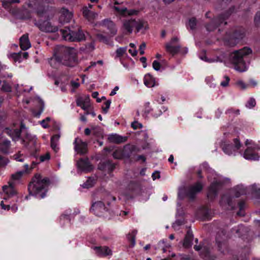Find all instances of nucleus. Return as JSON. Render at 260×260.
<instances>
[{
	"label": "nucleus",
	"instance_id": "obj_1",
	"mask_svg": "<svg viewBox=\"0 0 260 260\" xmlns=\"http://www.w3.org/2000/svg\"><path fill=\"white\" fill-rule=\"evenodd\" d=\"M41 4H39L35 9V12L40 20L37 21L34 20L35 25L39 29L45 32L53 33L58 31V27L52 25L49 21L55 13V9L54 7L49 5L54 3L53 0H40Z\"/></svg>",
	"mask_w": 260,
	"mask_h": 260
},
{
	"label": "nucleus",
	"instance_id": "obj_2",
	"mask_svg": "<svg viewBox=\"0 0 260 260\" xmlns=\"http://www.w3.org/2000/svg\"><path fill=\"white\" fill-rule=\"evenodd\" d=\"M50 61L51 64L52 61H56L70 67H75L78 63L76 50L63 46H57L55 48L53 57Z\"/></svg>",
	"mask_w": 260,
	"mask_h": 260
},
{
	"label": "nucleus",
	"instance_id": "obj_3",
	"mask_svg": "<svg viewBox=\"0 0 260 260\" xmlns=\"http://www.w3.org/2000/svg\"><path fill=\"white\" fill-rule=\"evenodd\" d=\"M49 184L48 178H42L41 175L36 174L28 186L29 195L35 196L41 199L44 198L47 191L46 188Z\"/></svg>",
	"mask_w": 260,
	"mask_h": 260
},
{
	"label": "nucleus",
	"instance_id": "obj_4",
	"mask_svg": "<svg viewBox=\"0 0 260 260\" xmlns=\"http://www.w3.org/2000/svg\"><path fill=\"white\" fill-rule=\"evenodd\" d=\"M252 53L250 48L244 47L243 49L236 50L231 53L230 60L234 65L236 70L239 72H244L246 70V63L244 60V57Z\"/></svg>",
	"mask_w": 260,
	"mask_h": 260
},
{
	"label": "nucleus",
	"instance_id": "obj_5",
	"mask_svg": "<svg viewBox=\"0 0 260 260\" xmlns=\"http://www.w3.org/2000/svg\"><path fill=\"white\" fill-rule=\"evenodd\" d=\"M245 191L241 188L237 186L231 189L230 192L223 194L219 201L220 206L225 207L228 210H233L235 208L236 203L235 198H239L244 194Z\"/></svg>",
	"mask_w": 260,
	"mask_h": 260
},
{
	"label": "nucleus",
	"instance_id": "obj_6",
	"mask_svg": "<svg viewBox=\"0 0 260 260\" xmlns=\"http://www.w3.org/2000/svg\"><path fill=\"white\" fill-rule=\"evenodd\" d=\"M236 12L237 9L235 6H232L227 11L214 18L209 23H207L206 25L207 30L208 31H213L222 24L224 25H226L227 22L225 20L232 14L235 13Z\"/></svg>",
	"mask_w": 260,
	"mask_h": 260
},
{
	"label": "nucleus",
	"instance_id": "obj_7",
	"mask_svg": "<svg viewBox=\"0 0 260 260\" xmlns=\"http://www.w3.org/2000/svg\"><path fill=\"white\" fill-rule=\"evenodd\" d=\"M60 32L63 39L66 41L80 42L85 39L84 33L78 26L77 27H72V28L65 27L64 29H60Z\"/></svg>",
	"mask_w": 260,
	"mask_h": 260
},
{
	"label": "nucleus",
	"instance_id": "obj_8",
	"mask_svg": "<svg viewBox=\"0 0 260 260\" xmlns=\"http://www.w3.org/2000/svg\"><path fill=\"white\" fill-rule=\"evenodd\" d=\"M246 30L242 27H238L232 31L226 32L224 37V42L226 45L233 47L237 45L239 42L245 36Z\"/></svg>",
	"mask_w": 260,
	"mask_h": 260
},
{
	"label": "nucleus",
	"instance_id": "obj_9",
	"mask_svg": "<svg viewBox=\"0 0 260 260\" xmlns=\"http://www.w3.org/2000/svg\"><path fill=\"white\" fill-rule=\"evenodd\" d=\"M231 235L227 233L225 229L219 231L216 235V242L218 250L221 253L224 254L228 251L227 239L230 238Z\"/></svg>",
	"mask_w": 260,
	"mask_h": 260
},
{
	"label": "nucleus",
	"instance_id": "obj_10",
	"mask_svg": "<svg viewBox=\"0 0 260 260\" xmlns=\"http://www.w3.org/2000/svg\"><path fill=\"white\" fill-rule=\"evenodd\" d=\"M220 146L226 154L231 155L240 149L241 144L239 139L236 138L233 139V142L227 141L222 142Z\"/></svg>",
	"mask_w": 260,
	"mask_h": 260
},
{
	"label": "nucleus",
	"instance_id": "obj_11",
	"mask_svg": "<svg viewBox=\"0 0 260 260\" xmlns=\"http://www.w3.org/2000/svg\"><path fill=\"white\" fill-rule=\"evenodd\" d=\"M144 22L141 20L138 21L135 19H131L123 21V27L130 34L133 31L134 27L136 28L137 31L138 32L144 26Z\"/></svg>",
	"mask_w": 260,
	"mask_h": 260
},
{
	"label": "nucleus",
	"instance_id": "obj_12",
	"mask_svg": "<svg viewBox=\"0 0 260 260\" xmlns=\"http://www.w3.org/2000/svg\"><path fill=\"white\" fill-rule=\"evenodd\" d=\"M221 181L214 180L210 184L208 188L207 197L210 201H213L218 196L219 191L223 186Z\"/></svg>",
	"mask_w": 260,
	"mask_h": 260
},
{
	"label": "nucleus",
	"instance_id": "obj_13",
	"mask_svg": "<svg viewBox=\"0 0 260 260\" xmlns=\"http://www.w3.org/2000/svg\"><path fill=\"white\" fill-rule=\"evenodd\" d=\"M178 196L180 200H182L185 197H188L190 200H193L195 196V185H191L186 188H180Z\"/></svg>",
	"mask_w": 260,
	"mask_h": 260
},
{
	"label": "nucleus",
	"instance_id": "obj_14",
	"mask_svg": "<svg viewBox=\"0 0 260 260\" xmlns=\"http://www.w3.org/2000/svg\"><path fill=\"white\" fill-rule=\"evenodd\" d=\"M196 251H200V256L205 260H216V256L212 254L211 253L210 249L209 246H205L203 248L200 247V246L196 245Z\"/></svg>",
	"mask_w": 260,
	"mask_h": 260
},
{
	"label": "nucleus",
	"instance_id": "obj_15",
	"mask_svg": "<svg viewBox=\"0 0 260 260\" xmlns=\"http://www.w3.org/2000/svg\"><path fill=\"white\" fill-rule=\"evenodd\" d=\"M23 128H24V125L21 122L20 129L6 127L3 130V134L9 135L14 141H17L20 138L21 129Z\"/></svg>",
	"mask_w": 260,
	"mask_h": 260
},
{
	"label": "nucleus",
	"instance_id": "obj_16",
	"mask_svg": "<svg viewBox=\"0 0 260 260\" xmlns=\"http://www.w3.org/2000/svg\"><path fill=\"white\" fill-rule=\"evenodd\" d=\"M99 25L109 30L108 35L110 37H113L117 33V30L115 25L110 19H105L101 21Z\"/></svg>",
	"mask_w": 260,
	"mask_h": 260
},
{
	"label": "nucleus",
	"instance_id": "obj_17",
	"mask_svg": "<svg viewBox=\"0 0 260 260\" xmlns=\"http://www.w3.org/2000/svg\"><path fill=\"white\" fill-rule=\"evenodd\" d=\"M200 217L202 220H210L211 218V212L207 206H203L199 210H196V219Z\"/></svg>",
	"mask_w": 260,
	"mask_h": 260
},
{
	"label": "nucleus",
	"instance_id": "obj_18",
	"mask_svg": "<svg viewBox=\"0 0 260 260\" xmlns=\"http://www.w3.org/2000/svg\"><path fill=\"white\" fill-rule=\"evenodd\" d=\"M74 149L78 154L83 155L87 152V144L81 139L77 138L74 142Z\"/></svg>",
	"mask_w": 260,
	"mask_h": 260
},
{
	"label": "nucleus",
	"instance_id": "obj_19",
	"mask_svg": "<svg viewBox=\"0 0 260 260\" xmlns=\"http://www.w3.org/2000/svg\"><path fill=\"white\" fill-rule=\"evenodd\" d=\"M107 211L104 203L102 201H98L93 203L90 208V211L93 212L94 214L100 216Z\"/></svg>",
	"mask_w": 260,
	"mask_h": 260
},
{
	"label": "nucleus",
	"instance_id": "obj_20",
	"mask_svg": "<svg viewBox=\"0 0 260 260\" xmlns=\"http://www.w3.org/2000/svg\"><path fill=\"white\" fill-rule=\"evenodd\" d=\"M194 235L190 229H188L183 240L181 241L183 247L186 250L191 248L193 245Z\"/></svg>",
	"mask_w": 260,
	"mask_h": 260
},
{
	"label": "nucleus",
	"instance_id": "obj_21",
	"mask_svg": "<svg viewBox=\"0 0 260 260\" xmlns=\"http://www.w3.org/2000/svg\"><path fill=\"white\" fill-rule=\"evenodd\" d=\"M258 149V147H248L247 149L245 150L243 156L244 157L248 160H258L259 156L256 152V149Z\"/></svg>",
	"mask_w": 260,
	"mask_h": 260
},
{
	"label": "nucleus",
	"instance_id": "obj_22",
	"mask_svg": "<svg viewBox=\"0 0 260 260\" xmlns=\"http://www.w3.org/2000/svg\"><path fill=\"white\" fill-rule=\"evenodd\" d=\"M77 165L78 168L84 172H89L93 169V166L90 164L88 158H80L77 161Z\"/></svg>",
	"mask_w": 260,
	"mask_h": 260
},
{
	"label": "nucleus",
	"instance_id": "obj_23",
	"mask_svg": "<svg viewBox=\"0 0 260 260\" xmlns=\"http://www.w3.org/2000/svg\"><path fill=\"white\" fill-rule=\"evenodd\" d=\"M93 249L95 251L96 254L100 257H105L111 255L112 250L108 246H95Z\"/></svg>",
	"mask_w": 260,
	"mask_h": 260
},
{
	"label": "nucleus",
	"instance_id": "obj_24",
	"mask_svg": "<svg viewBox=\"0 0 260 260\" xmlns=\"http://www.w3.org/2000/svg\"><path fill=\"white\" fill-rule=\"evenodd\" d=\"M115 168V164L109 160H107L101 163L99 166L100 170L107 171L109 173L112 172Z\"/></svg>",
	"mask_w": 260,
	"mask_h": 260
},
{
	"label": "nucleus",
	"instance_id": "obj_25",
	"mask_svg": "<svg viewBox=\"0 0 260 260\" xmlns=\"http://www.w3.org/2000/svg\"><path fill=\"white\" fill-rule=\"evenodd\" d=\"M20 46L23 50H26L30 47L28 34H24L20 38Z\"/></svg>",
	"mask_w": 260,
	"mask_h": 260
},
{
	"label": "nucleus",
	"instance_id": "obj_26",
	"mask_svg": "<svg viewBox=\"0 0 260 260\" xmlns=\"http://www.w3.org/2000/svg\"><path fill=\"white\" fill-rule=\"evenodd\" d=\"M77 105L80 107L83 110H87L90 108L89 98L87 97L85 99L79 98L76 100Z\"/></svg>",
	"mask_w": 260,
	"mask_h": 260
},
{
	"label": "nucleus",
	"instance_id": "obj_27",
	"mask_svg": "<svg viewBox=\"0 0 260 260\" xmlns=\"http://www.w3.org/2000/svg\"><path fill=\"white\" fill-rule=\"evenodd\" d=\"M108 140L110 142L120 144L125 142L127 140V138L117 134H112L109 136Z\"/></svg>",
	"mask_w": 260,
	"mask_h": 260
},
{
	"label": "nucleus",
	"instance_id": "obj_28",
	"mask_svg": "<svg viewBox=\"0 0 260 260\" xmlns=\"http://www.w3.org/2000/svg\"><path fill=\"white\" fill-rule=\"evenodd\" d=\"M3 189L8 197H12L16 194V191L14 189V184L13 182H9V185H4L3 187Z\"/></svg>",
	"mask_w": 260,
	"mask_h": 260
},
{
	"label": "nucleus",
	"instance_id": "obj_29",
	"mask_svg": "<svg viewBox=\"0 0 260 260\" xmlns=\"http://www.w3.org/2000/svg\"><path fill=\"white\" fill-rule=\"evenodd\" d=\"M246 232L245 228L243 225H238L237 227L231 230V234L240 238H243V233Z\"/></svg>",
	"mask_w": 260,
	"mask_h": 260
},
{
	"label": "nucleus",
	"instance_id": "obj_30",
	"mask_svg": "<svg viewBox=\"0 0 260 260\" xmlns=\"http://www.w3.org/2000/svg\"><path fill=\"white\" fill-rule=\"evenodd\" d=\"M72 18V14L67 9L63 8L62 9L61 15L59 18L60 20L61 21H63V22H68Z\"/></svg>",
	"mask_w": 260,
	"mask_h": 260
},
{
	"label": "nucleus",
	"instance_id": "obj_31",
	"mask_svg": "<svg viewBox=\"0 0 260 260\" xmlns=\"http://www.w3.org/2000/svg\"><path fill=\"white\" fill-rule=\"evenodd\" d=\"M136 147L134 145H126L122 150L124 157L129 158L133 152L136 150Z\"/></svg>",
	"mask_w": 260,
	"mask_h": 260
},
{
	"label": "nucleus",
	"instance_id": "obj_32",
	"mask_svg": "<svg viewBox=\"0 0 260 260\" xmlns=\"http://www.w3.org/2000/svg\"><path fill=\"white\" fill-rule=\"evenodd\" d=\"M114 9L117 12L123 15H133L138 13V11L135 10H128L126 8H120L118 7H114Z\"/></svg>",
	"mask_w": 260,
	"mask_h": 260
},
{
	"label": "nucleus",
	"instance_id": "obj_33",
	"mask_svg": "<svg viewBox=\"0 0 260 260\" xmlns=\"http://www.w3.org/2000/svg\"><path fill=\"white\" fill-rule=\"evenodd\" d=\"M59 138L60 135L56 134L53 135L51 139V147L52 149L56 152H57L59 150L58 144Z\"/></svg>",
	"mask_w": 260,
	"mask_h": 260
},
{
	"label": "nucleus",
	"instance_id": "obj_34",
	"mask_svg": "<svg viewBox=\"0 0 260 260\" xmlns=\"http://www.w3.org/2000/svg\"><path fill=\"white\" fill-rule=\"evenodd\" d=\"M83 16L89 20L94 19L98 15L97 13L90 11L87 7L83 8Z\"/></svg>",
	"mask_w": 260,
	"mask_h": 260
},
{
	"label": "nucleus",
	"instance_id": "obj_35",
	"mask_svg": "<svg viewBox=\"0 0 260 260\" xmlns=\"http://www.w3.org/2000/svg\"><path fill=\"white\" fill-rule=\"evenodd\" d=\"M144 83L148 87H153L155 84L154 78L150 74H146L144 78Z\"/></svg>",
	"mask_w": 260,
	"mask_h": 260
},
{
	"label": "nucleus",
	"instance_id": "obj_36",
	"mask_svg": "<svg viewBox=\"0 0 260 260\" xmlns=\"http://www.w3.org/2000/svg\"><path fill=\"white\" fill-rule=\"evenodd\" d=\"M181 46L178 45L177 46L171 45V44L166 45V49L167 52L170 53L173 55H174L178 53L180 51Z\"/></svg>",
	"mask_w": 260,
	"mask_h": 260
},
{
	"label": "nucleus",
	"instance_id": "obj_37",
	"mask_svg": "<svg viewBox=\"0 0 260 260\" xmlns=\"http://www.w3.org/2000/svg\"><path fill=\"white\" fill-rule=\"evenodd\" d=\"M10 147V141L4 140L0 142V150L4 153H8Z\"/></svg>",
	"mask_w": 260,
	"mask_h": 260
},
{
	"label": "nucleus",
	"instance_id": "obj_38",
	"mask_svg": "<svg viewBox=\"0 0 260 260\" xmlns=\"http://www.w3.org/2000/svg\"><path fill=\"white\" fill-rule=\"evenodd\" d=\"M36 142V139L29 134H26L25 137L22 140V142L25 147H28L30 143L35 145Z\"/></svg>",
	"mask_w": 260,
	"mask_h": 260
},
{
	"label": "nucleus",
	"instance_id": "obj_39",
	"mask_svg": "<svg viewBox=\"0 0 260 260\" xmlns=\"http://www.w3.org/2000/svg\"><path fill=\"white\" fill-rule=\"evenodd\" d=\"M245 206V201L243 200L240 201L238 203V207L239 208V211L237 212V215L241 216H244L245 215V213L244 211V209Z\"/></svg>",
	"mask_w": 260,
	"mask_h": 260
},
{
	"label": "nucleus",
	"instance_id": "obj_40",
	"mask_svg": "<svg viewBox=\"0 0 260 260\" xmlns=\"http://www.w3.org/2000/svg\"><path fill=\"white\" fill-rule=\"evenodd\" d=\"M187 29L194 32L195 30V18H191L188 21V23L186 24Z\"/></svg>",
	"mask_w": 260,
	"mask_h": 260
},
{
	"label": "nucleus",
	"instance_id": "obj_41",
	"mask_svg": "<svg viewBox=\"0 0 260 260\" xmlns=\"http://www.w3.org/2000/svg\"><path fill=\"white\" fill-rule=\"evenodd\" d=\"M94 183V180L92 178H89L87 181L82 185L83 188H89L93 186Z\"/></svg>",
	"mask_w": 260,
	"mask_h": 260
},
{
	"label": "nucleus",
	"instance_id": "obj_42",
	"mask_svg": "<svg viewBox=\"0 0 260 260\" xmlns=\"http://www.w3.org/2000/svg\"><path fill=\"white\" fill-rule=\"evenodd\" d=\"M113 157L115 159H120L124 157L123 151L118 149L116 150L112 154Z\"/></svg>",
	"mask_w": 260,
	"mask_h": 260
},
{
	"label": "nucleus",
	"instance_id": "obj_43",
	"mask_svg": "<svg viewBox=\"0 0 260 260\" xmlns=\"http://www.w3.org/2000/svg\"><path fill=\"white\" fill-rule=\"evenodd\" d=\"M137 233V231H133L131 234L127 235V238L131 242V244L133 246L135 245V236Z\"/></svg>",
	"mask_w": 260,
	"mask_h": 260
},
{
	"label": "nucleus",
	"instance_id": "obj_44",
	"mask_svg": "<svg viewBox=\"0 0 260 260\" xmlns=\"http://www.w3.org/2000/svg\"><path fill=\"white\" fill-rule=\"evenodd\" d=\"M95 36L96 38L100 41V42L105 43H108V39L107 36H104L103 34H101L100 33H97L95 35Z\"/></svg>",
	"mask_w": 260,
	"mask_h": 260
},
{
	"label": "nucleus",
	"instance_id": "obj_45",
	"mask_svg": "<svg viewBox=\"0 0 260 260\" xmlns=\"http://www.w3.org/2000/svg\"><path fill=\"white\" fill-rule=\"evenodd\" d=\"M255 100L253 98H251L246 104V107L248 108L251 109L255 107Z\"/></svg>",
	"mask_w": 260,
	"mask_h": 260
},
{
	"label": "nucleus",
	"instance_id": "obj_46",
	"mask_svg": "<svg viewBox=\"0 0 260 260\" xmlns=\"http://www.w3.org/2000/svg\"><path fill=\"white\" fill-rule=\"evenodd\" d=\"M111 103V100H107L104 103V106L102 107V110L104 113L106 114L108 112Z\"/></svg>",
	"mask_w": 260,
	"mask_h": 260
},
{
	"label": "nucleus",
	"instance_id": "obj_47",
	"mask_svg": "<svg viewBox=\"0 0 260 260\" xmlns=\"http://www.w3.org/2000/svg\"><path fill=\"white\" fill-rule=\"evenodd\" d=\"M254 22L256 27H260V11L255 14Z\"/></svg>",
	"mask_w": 260,
	"mask_h": 260
},
{
	"label": "nucleus",
	"instance_id": "obj_48",
	"mask_svg": "<svg viewBox=\"0 0 260 260\" xmlns=\"http://www.w3.org/2000/svg\"><path fill=\"white\" fill-rule=\"evenodd\" d=\"M232 0H220L219 1V5L218 7V9H224L228 4L231 2Z\"/></svg>",
	"mask_w": 260,
	"mask_h": 260
},
{
	"label": "nucleus",
	"instance_id": "obj_49",
	"mask_svg": "<svg viewBox=\"0 0 260 260\" xmlns=\"http://www.w3.org/2000/svg\"><path fill=\"white\" fill-rule=\"evenodd\" d=\"M71 215V210L69 209L66 210L63 214L60 216V219H67L70 220V215Z\"/></svg>",
	"mask_w": 260,
	"mask_h": 260
},
{
	"label": "nucleus",
	"instance_id": "obj_50",
	"mask_svg": "<svg viewBox=\"0 0 260 260\" xmlns=\"http://www.w3.org/2000/svg\"><path fill=\"white\" fill-rule=\"evenodd\" d=\"M23 174V171L17 172L15 174H12L11 175V178H12V179H13L14 180H19Z\"/></svg>",
	"mask_w": 260,
	"mask_h": 260
},
{
	"label": "nucleus",
	"instance_id": "obj_51",
	"mask_svg": "<svg viewBox=\"0 0 260 260\" xmlns=\"http://www.w3.org/2000/svg\"><path fill=\"white\" fill-rule=\"evenodd\" d=\"M199 58L205 61V62H209V59L206 56V51L205 50H203L201 53L199 55Z\"/></svg>",
	"mask_w": 260,
	"mask_h": 260
},
{
	"label": "nucleus",
	"instance_id": "obj_52",
	"mask_svg": "<svg viewBox=\"0 0 260 260\" xmlns=\"http://www.w3.org/2000/svg\"><path fill=\"white\" fill-rule=\"evenodd\" d=\"M12 57L13 58L14 61L15 62H21V53H14L12 55Z\"/></svg>",
	"mask_w": 260,
	"mask_h": 260
},
{
	"label": "nucleus",
	"instance_id": "obj_53",
	"mask_svg": "<svg viewBox=\"0 0 260 260\" xmlns=\"http://www.w3.org/2000/svg\"><path fill=\"white\" fill-rule=\"evenodd\" d=\"M2 90L6 92H11V87L9 84L5 82H4V83L2 87Z\"/></svg>",
	"mask_w": 260,
	"mask_h": 260
},
{
	"label": "nucleus",
	"instance_id": "obj_54",
	"mask_svg": "<svg viewBox=\"0 0 260 260\" xmlns=\"http://www.w3.org/2000/svg\"><path fill=\"white\" fill-rule=\"evenodd\" d=\"M126 51V48H119L117 49L116 53V56L117 57H120L122 56Z\"/></svg>",
	"mask_w": 260,
	"mask_h": 260
},
{
	"label": "nucleus",
	"instance_id": "obj_55",
	"mask_svg": "<svg viewBox=\"0 0 260 260\" xmlns=\"http://www.w3.org/2000/svg\"><path fill=\"white\" fill-rule=\"evenodd\" d=\"M224 80L221 82L220 85L222 87H226L229 85L230 79L228 76H224Z\"/></svg>",
	"mask_w": 260,
	"mask_h": 260
},
{
	"label": "nucleus",
	"instance_id": "obj_56",
	"mask_svg": "<svg viewBox=\"0 0 260 260\" xmlns=\"http://www.w3.org/2000/svg\"><path fill=\"white\" fill-rule=\"evenodd\" d=\"M152 67L155 71H158L161 68L160 63L157 60H154L152 63Z\"/></svg>",
	"mask_w": 260,
	"mask_h": 260
},
{
	"label": "nucleus",
	"instance_id": "obj_57",
	"mask_svg": "<svg viewBox=\"0 0 260 260\" xmlns=\"http://www.w3.org/2000/svg\"><path fill=\"white\" fill-rule=\"evenodd\" d=\"M40 158L41 162H43L44 161L48 160L50 158V153L49 152H47L45 154L41 155Z\"/></svg>",
	"mask_w": 260,
	"mask_h": 260
},
{
	"label": "nucleus",
	"instance_id": "obj_58",
	"mask_svg": "<svg viewBox=\"0 0 260 260\" xmlns=\"http://www.w3.org/2000/svg\"><path fill=\"white\" fill-rule=\"evenodd\" d=\"M131 126L134 129H137L139 128L142 127V124L141 123H139L138 121H134L131 124Z\"/></svg>",
	"mask_w": 260,
	"mask_h": 260
},
{
	"label": "nucleus",
	"instance_id": "obj_59",
	"mask_svg": "<svg viewBox=\"0 0 260 260\" xmlns=\"http://www.w3.org/2000/svg\"><path fill=\"white\" fill-rule=\"evenodd\" d=\"M8 162V160L5 157L0 155V167L6 165Z\"/></svg>",
	"mask_w": 260,
	"mask_h": 260
},
{
	"label": "nucleus",
	"instance_id": "obj_60",
	"mask_svg": "<svg viewBox=\"0 0 260 260\" xmlns=\"http://www.w3.org/2000/svg\"><path fill=\"white\" fill-rule=\"evenodd\" d=\"M203 185L201 182L196 181V193L200 192L203 189Z\"/></svg>",
	"mask_w": 260,
	"mask_h": 260
},
{
	"label": "nucleus",
	"instance_id": "obj_61",
	"mask_svg": "<svg viewBox=\"0 0 260 260\" xmlns=\"http://www.w3.org/2000/svg\"><path fill=\"white\" fill-rule=\"evenodd\" d=\"M179 41V39L177 37H174L172 38L170 41L167 44H171V45H173L174 44L177 43Z\"/></svg>",
	"mask_w": 260,
	"mask_h": 260
},
{
	"label": "nucleus",
	"instance_id": "obj_62",
	"mask_svg": "<svg viewBox=\"0 0 260 260\" xmlns=\"http://www.w3.org/2000/svg\"><path fill=\"white\" fill-rule=\"evenodd\" d=\"M146 48V44L145 43L143 42L142 43L139 47V50H140V54L141 55H143L145 53L144 49Z\"/></svg>",
	"mask_w": 260,
	"mask_h": 260
},
{
	"label": "nucleus",
	"instance_id": "obj_63",
	"mask_svg": "<svg viewBox=\"0 0 260 260\" xmlns=\"http://www.w3.org/2000/svg\"><path fill=\"white\" fill-rule=\"evenodd\" d=\"M182 224V221L180 220H176L173 224V228L175 230H178V228Z\"/></svg>",
	"mask_w": 260,
	"mask_h": 260
},
{
	"label": "nucleus",
	"instance_id": "obj_64",
	"mask_svg": "<svg viewBox=\"0 0 260 260\" xmlns=\"http://www.w3.org/2000/svg\"><path fill=\"white\" fill-rule=\"evenodd\" d=\"M9 0L6 1L3 3V6L5 8H9L11 5Z\"/></svg>",
	"mask_w": 260,
	"mask_h": 260
}]
</instances>
